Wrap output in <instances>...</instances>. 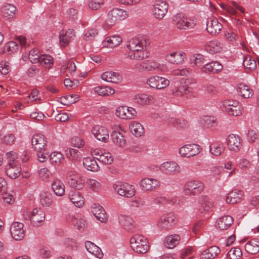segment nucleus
<instances>
[{"instance_id":"nucleus-47","label":"nucleus","mask_w":259,"mask_h":259,"mask_svg":"<svg viewBox=\"0 0 259 259\" xmlns=\"http://www.w3.org/2000/svg\"><path fill=\"white\" fill-rule=\"evenodd\" d=\"M131 133L136 137H141L144 133V128L142 125L137 122L133 121L129 125Z\"/></svg>"},{"instance_id":"nucleus-62","label":"nucleus","mask_w":259,"mask_h":259,"mask_svg":"<svg viewBox=\"0 0 259 259\" xmlns=\"http://www.w3.org/2000/svg\"><path fill=\"white\" fill-rule=\"evenodd\" d=\"M128 107L126 106H120L118 107L115 111L116 115L121 119H126V112L127 111Z\"/></svg>"},{"instance_id":"nucleus-60","label":"nucleus","mask_w":259,"mask_h":259,"mask_svg":"<svg viewBox=\"0 0 259 259\" xmlns=\"http://www.w3.org/2000/svg\"><path fill=\"white\" fill-rule=\"evenodd\" d=\"M40 56L37 49H32L28 55V59L32 63H39Z\"/></svg>"},{"instance_id":"nucleus-45","label":"nucleus","mask_w":259,"mask_h":259,"mask_svg":"<svg viewBox=\"0 0 259 259\" xmlns=\"http://www.w3.org/2000/svg\"><path fill=\"white\" fill-rule=\"evenodd\" d=\"M16 11V7L10 4H5L2 9L3 16L6 19L13 18L15 15Z\"/></svg>"},{"instance_id":"nucleus-61","label":"nucleus","mask_w":259,"mask_h":259,"mask_svg":"<svg viewBox=\"0 0 259 259\" xmlns=\"http://www.w3.org/2000/svg\"><path fill=\"white\" fill-rule=\"evenodd\" d=\"M52 172L47 167H43L38 171V176L40 179L42 180H46L52 177Z\"/></svg>"},{"instance_id":"nucleus-26","label":"nucleus","mask_w":259,"mask_h":259,"mask_svg":"<svg viewBox=\"0 0 259 259\" xmlns=\"http://www.w3.org/2000/svg\"><path fill=\"white\" fill-rule=\"evenodd\" d=\"M222 25L215 18H208L207 21L206 29L212 34L218 33L222 29Z\"/></svg>"},{"instance_id":"nucleus-30","label":"nucleus","mask_w":259,"mask_h":259,"mask_svg":"<svg viewBox=\"0 0 259 259\" xmlns=\"http://www.w3.org/2000/svg\"><path fill=\"white\" fill-rule=\"evenodd\" d=\"M181 237L179 235L174 234L166 236L164 239V245L169 249H172L179 244Z\"/></svg>"},{"instance_id":"nucleus-38","label":"nucleus","mask_w":259,"mask_h":259,"mask_svg":"<svg viewBox=\"0 0 259 259\" xmlns=\"http://www.w3.org/2000/svg\"><path fill=\"white\" fill-rule=\"evenodd\" d=\"M83 165L88 170L92 171H98L100 167L98 165L94 157H87L83 159Z\"/></svg>"},{"instance_id":"nucleus-48","label":"nucleus","mask_w":259,"mask_h":259,"mask_svg":"<svg viewBox=\"0 0 259 259\" xmlns=\"http://www.w3.org/2000/svg\"><path fill=\"white\" fill-rule=\"evenodd\" d=\"M200 122L206 127H211L218 124V120L215 117L206 115L201 118Z\"/></svg>"},{"instance_id":"nucleus-21","label":"nucleus","mask_w":259,"mask_h":259,"mask_svg":"<svg viewBox=\"0 0 259 259\" xmlns=\"http://www.w3.org/2000/svg\"><path fill=\"white\" fill-rule=\"evenodd\" d=\"M227 144L229 149L234 152L238 151L242 146L241 138L238 135L234 134H230L228 136Z\"/></svg>"},{"instance_id":"nucleus-52","label":"nucleus","mask_w":259,"mask_h":259,"mask_svg":"<svg viewBox=\"0 0 259 259\" xmlns=\"http://www.w3.org/2000/svg\"><path fill=\"white\" fill-rule=\"evenodd\" d=\"M234 7L225 4H222L221 8L227 13L231 15H235L237 14L236 10H239L241 13L244 12V9L239 6L237 4L234 3Z\"/></svg>"},{"instance_id":"nucleus-50","label":"nucleus","mask_w":259,"mask_h":259,"mask_svg":"<svg viewBox=\"0 0 259 259\" xmlns=\"http://www.w3.org/2000/svg\"><path fill=\"white\" fill-rule=\"evenodd\" d=\"M111 138L114 144L122 147L126 144V140L123 136L119 132L113 131L111 134Z\"/></svg>"},{"instance_id":"nucleus-36","label":"nucleus","mask_w":259,"mask_h":259,"mask_svg":"<svg viewBox=\"0 0 259 259\" xmlns=\"http://www.w3.org/2000/svg\"><path fill=\"white\" fill-rule=\"evenodd\" d=\"M233 219L230 215H225L217 221V227L220 230H227L233 223Z\"/></svg>"},{"instance_id":"nucleus-34","label":"nucleus","mask_w":259,"mask_h":259,"mask_svg":"<svg viewBox=\"0 0 259 259\" xmlns=\"http://www.w3.org/2000/svg\"><path fill=\"white\" fill-rule=\"evenodd\" d=\"M134 102L139 105H146L154 102L153 97L150 95L140 94L136 95L134 98Z\"/></svg>"},{"instance_id":"nucleus-11","label":"nucleus","mask_w":259,"mask_h":259,"mask_svg":"<svg viewBox=\"0 0 259 259\" xmlns=\"http://www.w3.org/2000/svg\"><path fill=\"white\" fill-rule=\"evenodd\" d=\"M213 206L214 203L208 196L202 195L199 198L197 209L199 213L204 215L210 212Z\"/></svg>"},{"instance_id":"nucleus-55","label":"nucleus","mask_w":259,"mask_h":259,"mask_svg":"<svg viewBox=\"0 0 259 259\" xmlns=\"http://www.w3.org/2000/svg\"><path fill=\"white\" fill-rule=\"evenodd\" d=\"M18 45L16 42L13 41H9L4 46L2 53H14L18 50Z\"/></svg>"},{"instance_id":"nucleus-13","label":"nucleus","mask_w":259,"mask_h":259,"mask_svg":"<svg viewBox=\"0 0 259 259\" xmlns=\"http://www.w3.org/2000/svg\"><path fill=\"white\" fill-rule=\"evenodd\" d=\"M135 67L141 72L161 70V65L153 60H148L140 63H137L136 64Z\"/></svg>"},{"instance_id":"nucleus-51","label":"nucleus","mask_w":259,"mask_h":259,"mask_svg":"<svg viewBox=\"0 0 259 259\" xmlns=\"http://www.w3.org/2000/svg\"><path fill=\"white\" fill-rule=\"evenodd\" d=\"M39 59V63L46 69H50L54 65V59L50 55H41Z\"/></svg>"},{"instance_id":"nucleus-16","label":"nucleus","mask_w":259,"mask_h":259,"mask_svg":"<svg viewBox=\"0 0 259 259\" xmlns=\"http://www.w3.org/2000/svg\"><path fill=\"white\" fill-rule=\"evenodd\" d=\"M168 6L165 2L157 1L153 5L152 12L156 19H162L167 12Z\"/></svg>"},{"instance_id":"nucleus-15","label":"nucleus","mask_w":259,"mask_h":259,"mask_svg":"<svg viewBox=\"0 0 259 259\" xmlns=\"http://www.w3.org/2000/svg\"><path fill=\"white\" fill-rule=\"evenodd\" d=\"M139 184L141 189L145 191H153L158 189L160 186V183L158 180L151 178L142 179Z\"/></svg>"},{"instance_id":"nucleus-28","label":"nucleus","mask_w":259,"mask_h":259,"mask_svg":"<svg viewBox=\"0 0 259 259\" xmlns=\"http://www.w3.org/2000/svg\"><path fill=\"white\" fill-rule=\"evenodd\" d=\"M184 56L185 54L180 52H173L166 54L165 59L171 64H179L184 61Z\"/></svg>"},{"instance_id":"nucleus-42","label":"nucleus","mask_w":259,"mask_h":259,"mask_svg":"<svg viewBox=\"0 0 259 259\" xmlns=\"http://www.w3.org/2000/svg\"><path fill=\"white\" fill-rule=\"evenodd\" d=\"M222 48L223 44L216 40L209 41L205 46L206 51L211 54L219 53Z\"/></svg>"},{"instance_id":"nucleus-10","label":"nucleus","mask_w":259,"mask_h":259,"mask_svg":"<svg viewBox=\"0 0 259 259\" xmlns=\"http://www.w3.org/2000/svg\"><path fill=\"white\" fill-rule=\"evenodd\" d=\"M223 107L230 115L238 116L242 114L243 108L237 101L225 100L223 102Z\"/></svg>"},{"instance_id":"nucleus-32","label":"nucleus","mask_w":259,"mask_h":259,"mask_svg":"<svg viewBox=\"0 0 259 259\" xmlns=\"http://www.w3.org/2000/svg\"><path fill=\"white\" fill-rule=\"evenodd\" d=\"M45 212L40 209L34 208L31 212L30 219L34 225L39 226L45 220Z\"/></svg>"},{"instance_id":"nucleus-8","label":"nucleus","mask_w":259,"mask_h":259,"mask_svg":"<svg viewBox=\"0 0 259 259\" xmlns=\"http://www.w3.org/2000/svg\"><path fill=\"white\" fill-rule=\"evenodd\" d=\"M204 188V184L200 181L191 180L185 185L184 191L187 195H196L201 193Z\"/></svg>"},{"instance_id":"nucleus-6","label":"nucleus","mask_w":259,"mask_h":259,"mask_svg":"<svg viewBox=\"0 0 259 259\" xmlns=\"http://www.w3.org/2000/svg\"><path fill=\"white\" fill-rule=\"evenodd\" d=\"M113 188L117 194L125 198H132L136 194L134 186L127 183L120 181L116 182L114 184Z\"/></svg>"},{"instance_id":"nucleus-57","label":"nucleus","mask_w":259,"mask_h":259,"mask_svg":"<svg viewBox=\"0 0 259 259\" xmlns=\"http://www.w3.org/2000/svg\"><path fill=\"white\" fill-rule=\"evenodd\" d=\"M89 188L95 192H98L101 188L100 183L96 180L90 179L87 181Z\"/></svg>"},{"instance_id":"nucleus-4","label":"nucleus","mask_w":259,"mask_h":259,"mask_svg":"<svg viewBox=\"0 0 259 259\" xmlns=\"http://www.w3.org/2000/svg\"><path fill=\"white\" fill-rule=\"evenodd\" d=\"M127 16L128 13L125 10L118 8L112 9L107 14L106 24L104 25L105 28H110L117 21L124 20Z\"/></svg>"},{"instance_id":"nucleus-64","label":"nucleus","mask_w":259,"mask_h":259,"mask_svg":"<svg viewBox=\"0 0 259 259\" xmlns=\"http://www.w3.org/2000/svg\"><path fill=\"white\" fill-rule=\"evenodd\" d=\"M209 151L212 155L219 156L221 154L223 149L218 144H212L210 146Z\"/></svg>"},{"instance_id":"nucleus-17","label":"nucleus","mask_w":259,"mask_h":259,"mask_svg":"<svg viewBox=\"0 0 259 259\" xmlns=\"http://www.w3.org/2000/svg\"><path fill=\"white\" fill-rule=\"evenodd\" d=\"M222 64L218 61H212L203 65L200 68V72L204 74H218L223 69Z\"/></svg>"},{"instance_id":"nucleus-46","label":"nucleus","mask_w":259,"mask_h":259,"mask_svg":"<svg viewBox=\"0 0 259 259\" xmlns=\"http://www.w3.org/2000/svg\"><path fill=\"white\" fill-rule=\"evenodd\" d=\"M52 189L54 193L58 196H62L65 193V186L59 180H56L52 184Z\"/></svg>"},{"instance_id":"nucleus-22","label":"nucleus","mask_w":259,"mask_h":259,"mask_svg":"<svg viewBox=\"0 0 259 259\" xmlns=\"http://www.w3.org/2000/svg\"><path fill=\"white\" fill-rule=\"evenodd\" d=\"M92 132L95 137L99 141L107 142L109 139L108 130L103 126L96 125L93 127Z\"/></svg>"},{"instance_id":"nucleus-53","label":"nucleus","mask_w":259,"mask_h":259,"mask_svg":"<svg viewBox=\"0 0 259 259\" xmlns=\"http://www.w3.org/2000/svg\"><path fill=\"white\" fill-rule=\"evenodd\" d=\"M122 42V38L119 35H112L106 37L105 42L109 48L117 47Z\"/></svg>"},{"instance_id":"nucleus-18","label":"nucleus","mask_w":259,"mask_h":259,"mask_svg":"<svg viewBox=\"0 0 259 259\" xmlns=\"http://www.w3.org/2000/svg\"><path fill=\"white\" fill-rule=\"evenodd\" d=\"M92 155L96 156V159L104 164H110L113 161V157L108 152L103 151L100 149H96L91 151Z\"/></svg>"},{"instance_id":"nucleus-58","label":"nucleus","mask_w":259,"mask_h":259,"mask_svg":"<svg viewBox=\"0 0 259 259\" xmlns=\"http://www.w3.org/2000/svg\"><path fill=\"white\" fill-rule=\"evenodd\" d=\"M242 255V251L239 247L232 248L227 253V256L230 259H239Z\"/></svg>"},{"instance_id":"nucleus-23","label":"nucleus","mask_w":259,"mask_h":259,"mask_svg":"<svg viewBox=\"0 0 259 259\" xmlns=\"http://www.w3.org/2000/svg\"><path fill=\"white\" fill-rule=\"evenodd\" d=\"M118 222L124 229L128 231H133L135 227L134 221L128 215L120 214Z\"/></svg>"},{"instance_id":"nucleus-39","label":"nucleus","mask_w":259,"mask_h":259,"mask_svg":"<svg viewBox=\"0 0 259 259\" xmlns=\"http://www.w3.org/2000/svg\"><path fill=\"white\" fill-rule=\"evenodd\" d=\"M243 192L240 190L234 189L230 192L226 197V202L230 204H235L239 202L242 197Z\"/></svg>"},{"instance_id":"nucleus-7","label":"nucleus","mask_w":259,"mask_h":259,"mask_svg":"<svg viewBox=\"0 0 259 259\" xmlns=\"http://www.w3.org/2000/svg\"><path fill=\"white\" fill-rule=\"evenodd\" d=\"M176 217L172 213H167L162 215L158 219L156 225L162 231L171 229L175 225Z\"/></svg>"},{"instance_id":"nucleus-31","label":"nucleus","mask_w":259,"mask_h":259,"mask_svg":"<svg viewBox=\"0 0 259 259\" xmlns=\"http://www.w3.org/2000/svg\"><path fill=\"white\" fill-rule=\"evenodd\" d=\"M75 36V32L73 29H69L65 32L62 31L60 33V42L61 46H66L69 42L73 39Z\"/></svg>"},{"instance_id":"nucleus-59","label":"nucleus","mask_w":259,"mask_h":259,"mask_svg":"<svg viewBox=\"0 0 259 259\" xmlns=\"http://www.w3.org/2000/svg\"><path fill=\"white\" fill-rule=\"evenodd\" d=\"M205 90L207 94L212 96H217L220 94L219 88L213 84L208 83L205 87Z\"/></svg>"},{"instance_id":"nucleus-29","label":"nucleus","mask_w":259,"mask_h":259,"mask_svg":"<svg viewBox=\"0 0 259 259\" xmlns=\"http://www.w3.org/2000/svg\"><path fill=\"white\" fill-rule=\"evenodd\" d=\"M92 211L96 218L101 222L105 223L107 221V215L103 207L100 205L95 204L92 208Z\"/></svg>"},{"instance_id":"nucleus-43","label":"nucleus","mask_w":259,"mask_h":259,"mask_svg":"<svg viewBox=\"0 0 259 259\" xmlns=\"http://www.w3.org/2000/svg\"><path fill=\"white\" fill-rule=\"evenodd\" d=\"M93 90L95 93L101 96H110L115 92L114 89L108 86L96 87Z\"/></svg>"},{"instance_id":"nucleus-5","label":"nucleus","mask_w":259,"mask_h":259,"mask_svg":"<svg viewBox=\"0 0 259 259\" xmlns=\"http://www.w3.org/2000/svg\"><path fill=\"white\" fill-rule=\"evenodd\" d=\"M130 244L132 249L138 253H145L149 248L147 239L139 234H136L131 238Z\"/></svg>"},{"instance_id":"nucleus-25","label":"nucleus","mask_w":259,"mask_h":259,"mask_svg":"<svg viewBox=\"0 0 259 259\" xmlns=\"http://www.w3.org/2000/svg\"><path fill=\"white\" fill-rule=\"evenodd\" d=\"M66 220L68 222L72 223L77 230H83L86 225L85 220L78 216H76L75 214L69 213L66 217Z\"/></svg>"},{"instance_id":"nucleus-12","label":"nucleus","mask_w":259,"mask_h":259,"mask_svg":"<svg viewBox=\"0 0 259 259\" xmlns=\"http://www.w3.org/2000/svg\"><path fill=\"white\" fill-rule=\"evenodd\" d=\"M201 151L200 146L196 144H187L179 149V154L182 157H191L198 154Z\"/></svg>"},{"instance_id":"nucleus-49","label":"nucleus","mask_w":259,"mask_h":259,"mask_svg":"<svg viewBox=\"0 0 259 259\" xmlns=\"http://www.w3.org/2000/svg\"><path fill=\"white\" fill-rule=\"evenodd\" d=\"M53 202V196L50 192H43L40 194V203L44 207H50Z\"/></svg>"},{"instance_id":"nucleus-1","label":"nucleus","mask_w":259,"mask_h":259,"mask_svg":"<svg viewBox=\"0 0 259 259\" xmlns=\"http://www.w3.org/2000/svg\"><path fill=\"white\" fill-rule=\"evenodd\" d=\"M150 45L149 39L141 36L130 39L126 44V48L132 53L127 57L131 60L141 61L149 57V53L147 50Z\"/></svg>"},{"instance_id":"nucleus-27","label":"nucleus","mask_w":259,"mask_h":259,"mask_svg":"<svg viewBox=\"0 0 259 259\" xmlns=\"http://www.w3.org/2000/svg\"><path fill=\"white\" fill-rule=\"evenodd\" d=\"M220 253V248L217 246H212L203 250L200 255V259H213Z\"/></svg>"},{"instance_id":"nucleus-14","label":"nucleus","mask_w":259,"mask_h":259,"mask_svg":"<svg viewBox=\"0 0 259 259\" xmlns=\"http://www.w3.org/2000/svg\"><path fill=\"white\" fill-rule=\"evenodd\" d=\"M146 83L151 88L161 90L166 88L169 84V81L163 77L154 76L148 78Z\"/></svg>"},{"instance_id":"nucleus-37","label":"nucleus","mask_w":259,"mask_h":259,"mask_svg":"<svg viewBox=\"0 0 259 259\" xmlns=\"http://www.w3.org/2000/svg\"><path fill=\"white\" fill-rule=\"evenodd\" d=\"M101 78L107 82L118 83L121 80V76L118 73L112 71H106L101 75Z\"/></svg>"},{"instance_id":"nucleus-3","label":"nucleus","mask_w":259,"mask_h":259,"mask_svg":"<svg viewBox=\"0 0 259 259\" xmlns=\"http://www.w3.org/2000/svg\"><path fill=\"white\" fill-rule=\"evenodd\" d=\"M174 24L180 30L193 29L197 25V20L194 17H186L183 14H178L173 17Z\"/></svg>"},{"instance_id":"nucleus-54","label":"nucleus","mask_w":259,"mask_h":259,"mask_svg":"<svg viewBox=\"0 0 259 259\" xmlns=\"http://www.w3.org/2000/svg\"><path fill=\"white\" fill-rule=\"evenodd\" d=\"M63 155L59 152H53L50 156V161L51 164L54 165L60 164L64 160Z\"/></svg>"},{"instance_id":"nucleus-24","label":"nucleus","mask_w":259,"mask_h":259,"mask_svg":"<svg viewBox=\"0 0 259 259\" xmlns=\"http://www.w3.org/2000/svg\"><path fill=\"white\" fill-rule=\"evenodd\" d=\"M31 144L35 150L45 149L47 146V141L44 135L35 134L31 139Z\"/></svg>"},{"instance_id":"nucleus-56","label":"nucleus","mask_w":259,"mask_h":259,"mask_svg":"<svg viewBox=\"0 0 259 259\" xmlns=\"http://www.w3.org/2000/svg\"><path fill=\"white\" fill-rule=\"evenodd\" d=\"M243 64L246 68L250 70L255 69L256 66L255 61L249 55H246L244 57Z\"/></svg>"},{"instance_id":"nucleus-20","label":"nucleus","mask_w":259,"mask_h":259,"mask_svg":"<svg viewBox=\"0 0 259 259\" xmlns=\"http://www.w3.org/2000/svg\"><path fill=\"white\" fill-rule=\"evenodd\" d=\"M24 225L20 222L13 223L10 227V232L12 237L16 240H21L25 236Z\"/></svg>"},{"instance_id":"nucleus-35","label":"nucleus","mask_w":259,"mask_h":259,"mask_svg":"<svg viewBox=\"0 0 259 259\" xmlns=\"http://www.w3.org/2000/svg\"><path fill=\"white\" fill-rule=\"evenodd\" d=\"M71 202L76 207H80L84 203V200L81 193L76 191H71L69 194Z\"/></svg>"},{"instance_id":"nucleus-9","label":"nucleus","mask_w":259,"mask_h":259,"mask_svg":"<svg viewBox=\"0 0 259 259\" xmlns=\"http://www.w3.org/2000/svg\"><path fill=\"white\" fill-rule=\"evenodd\" d=\"M66 180L71 187L76 190H81L84 186V182L81 176L74 171H68L66 172Z\"/></svg>"},{"instance_id":"nucleus-33","label":"nucleus","mask_w":259,"mask_h":259,"mask_svg":"<svg viewBox=\"0 0 259 259\" xmlns=\"http://www.w3.org/2000/svg\"><path fill=\"white\" fill-rule=\"evenodd\" d=\"M237 91L240 96L245 99L251 98L254 94L251 87L243 83L238 84Z\"/></svg>"},{"instance_id":"nucleus-44","label":"nucleus","mask_w":259,"mask_h":259,"mask_svg":"<svg viewBox=\"0 0 259 259\" xmlns=\"http://www.w3.org/2000/svg\"><path fill=\"white\" fill-rule=\"evenodd\" d=\"M175 87L171 90L172 94L175 96L181 97L190 92V88L189 86L184 85L183 84L179 85V82H176Z\"/></svg>"},{"instance_id":"nucleus-41","label":"nucleus","mask_w":259,"mask_h":259,"mask_svg":"<svg viewBox=\"0 0 259 259\" xmlns=\"http://www.w3.org/2000/svg\"><path fill=\"white\" fill-rule=\"evenodd\" d=\"M246 252L252 254H255L259 251V240L256 238L248 241L245 245Z\"/></svg>"},{"instance_id":"nucleus-19","label":"nucleus","mask_w":259,"mask_h":259,"mask_svg":"<svg viewBox=\"0 0 259 259\" xmlns=\"http://www.w3.org/2000/svg\"><path fill=\"white\" fill-rule=\"evenodd\" d=\"M159 169L165 174L171 175L179 172L181 167L175 161H166L160 164Z\"/></svg>"},{"instance_id":"nucleus-40","label":"nucleus","mask_w":259,"mask_h":259,"mask_svg":"<svg viewBox=\"0 0 259 259\" xmlns=\"http://www.w3.org/2000/svg\"><path fill=\"white\" fill-rule=\"evenodd\" d=\"M85 247L87 251L99 258H102L103 253L98 246L90 241L85 242Z\"/></svg>"},{"instance_id":"nucleus-2","label":"nucleus","mask_w":259,"mask_h":259,"mask_svg":"<svg viewBox=\"0 0 259 259\" xmlns=\"http://www.w3.org/2000/svg\"><path fill=\"white\" fill-rule=\"evenodd\" d=\"M8 164L5 166V172L11 179H16L20 174L21 168L18 161L17 154L14 151H10L6 154Z\"/></svg>"},{"instance_id":"nucleus-63","label":"nucleus","mask_w":259,"mask_h":259,"mask_svg":"<svg viewBox=\"0 0 259 259\" xmlns=\"http://www.w3.org/2000/svg\"><path fill=\"white\" fill-rule=\"evenodd\" d=\"M103 4V0H89L88 2L89 7L93 10L99 9Z\"/></svg>"}]
</instances>
